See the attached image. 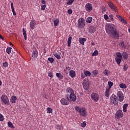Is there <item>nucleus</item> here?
<instances>
[{
	"mask_svg": "<svg viewBox=\"0 0 130 130\" xmlns=\"http://www.w3.org/2000/svg\"><path fill=\"white\" fill-rule=\"evenodd\" d=\"M81 125L82 127H85L86 126V125H87V124L86 123V122H83L81 123Z\"/></svg>",
	"mask_w": 130,
	"mask_h": 130,
	"instance_id": "47",
	"label": "nucleus"
},
{
	"mask_svg": "<svg viewBox=\"0 0 130 130\" xmlns=\"http://www.w3.org/2000/svg\"><path fill=\"white\" fill-rule=\"evenodd\" d=\"M67 93H70V94H73L74 93V89L71 87H68L66 89Z\"/></svg>",
	"mask_w": 130,
	"mask_h": 130,
	"instance_id": "18",
	"label": "nucleus"
},
{
	"mask_svg": "<svg viewBox=\"0 0 130 130\" xmlns=\"http://www.w3.org/2000/svg\"><path fill=\"white\" fill-rule=\"evenodd\" d=\"M56 76L59 79H62V75H61V74H60L59 73H56Z\"/></svg>",
	"mask_w": 130,
	"mask_h": 130,
	"instance_id": "35",
	"label": "nucleus"
},
{
	"mask_svg": "<svg viewBox=\"0 0 130 130\" xmlns=\"http://www.w3.org/2000/svg\"><path fill=\"white\" fill-rule=\"evenodd\" d=\"M47 110L48 113H52L53 110L51 108H49V107L47 108Z\"/></svg>",
	"mask_w": 130,
	"mask_h": 130,
	"instance_id": "39",
	"label": "nucleus"
},
{
	"mask_svg": "<svg viewBox=\"0 0 130 130\" xmlns=\"http://www.w3.org/2000/svg\"><path fill=\"white\" fill-rule=\"evenodd\" d=\"M8 126L11 128H15V126L13 125V123L11 121L8 122Z\"/></svg>",
	"mask_w": 130,
	"mask_h": 130,
	"instance_id": "32",
	"label": "nucleus"
},
{
	"mask_svg": "<svg viewBox=\"0 0 130 130\" xmlns=\"http://www.w3.org/2000/svg\"><path fill=\"white\" fill-rule=\"evenodd\" d=\"M75 110L79 112L81 115V116H87L88 113L87 112V110L85 108H80L79 107H76Z\"/></svg>",
	"mask_w": 130,
	"mask_h": 130,
	"instance_id": "1",
	"label": "nucleus"
},
{
	"mask_svg": "<svg viewBox=\"0 0 130 130\" xmlns=\"http://www.w3.org/2000/svg\"><path fill=\"white\" fill-rule=\"evenodd\" d=\"M70 101H72V102H75L76 100H77V95L75 93H71L69 96Z\"/></svg>",
	"mask_w": 130,
	"mask_h": 130,
	"instance_id": "13",
	"label": "nucleus"
},
{
	"mask_svg": "<svg viewBox=\"0 0 130 130\" xmlns=\"http://www.w3.org/2000/svg\"><path fill=\"white\" fill-rule=\"evenodd\" d=\"M3 67H4V68H8V64L7 62H3Z\"/></svg>",
	"mask_w": 130,
	"mask_h": 130,
	"instance_id": "48",
	"label": "nucleus"
},
{
	"mask_svg": "<svg viewBox=\"0 0 130 130\" xmlns=\"http://www.w3.org/2000/svg\"><path fill=\"white\" fill-rule=\"evenodd\" d=\"M115 59L117 64H120V63L121 62V58H115Z\"/></svg>",
	"mask_w": 130,
	"mask_h": 130,
	"instance_id": "27",
	"label": "nucleus"
},
{
	"mask_svg": "<svg viewBox=\"0 0 130 130\" xmlns=\"http://www.w3.org/2000/svg\"><path fill=\"white\" fill-rule=\"evenodd\" d=\"M12 48L11 47H7L6 49V52L8 53V54H10L12 52Z\"/></svg>",
	"mask_w": 130,
	"mask_h": 130,
	"instance_id": "28",
	"label": "nucleus"
},
{
	"mask_svg": "<svg viewBox=\"0 0 130 130\" xmlns=\"http://www.w3.org/2000/svg\"><path fill=\"white\" fill-rule=\"evenodd\" d=\"M69 75L71 78H75L76 77V72L74 70H71L69 72Z\"/></svg>",
	"mask_w": 130,
	"mask_h": 130,
	"instance_id": "16",
	"label": "nucleus"
},
{
	"mask_svg": "<svg viewBox=\"0 0 130 130\" xmlns=\"http://www.w3.org/2000/svg\"><path fill=\"white\" fill-rule=\"evenodd\" d=\"M128 68V66L127 64H124L123 66V71L125 72L127 71V69Z\"/></svg>",
	"mask_w": 130,
	"mask_h": 130,
	"instance_id": "40",
	"label": "nucleus"
},
{
	"mask_svg": "<svg viewBox=\"0 0 130 130\" xmlns=\"http://www.w3.org/2000/svg\"><path fill=\"white\" fill-rule=\"evenodd\" d=\"M12 13H13L14 16H16V15H17V14H16V12H15V9H12Z\"/></svg>",
	"mask_w": 130,
	"mask_h": 130,
	"instance_id": "58",
	"label": "nucleus"
},
{
	"mask_svg": "<svg viewBox=\"0 0 130 130\" xmlns=\"http://www.w3.org/2000/svg\"><path fill=\"white\" fill-rule=\"evenodd\" d=\"M104 18L105 20H108V19H109L108 15H107V14H105L104 15Z\"/></svg>",
	"mask_w": 130,
	"mask_h": 130,
	"instance_id": "52",
	"label": "nucleus"
},
{
	"mask_svg": "<svg viewBox=\"0 0 130 130\" xmlns=\"http://www.w3.org/2000/svg\"><path fill=\"white\" fill-rule=\"evenodd\" d=\"M99 52L98 50H95L94 51V52L92 53V56H97L99 54Z\"/></svg>",
	"mask_w": 130,
	"mask_h": 130,
	"instance_id": "36",
	"label": "nucleus"
},
{
	"mask_svg": "<svg viewBox=\"0 0 130 130\" xmlns=\"http://www.w3.org/2000/svg\"><path fill=\"white\" fill-rule=\"evenodd\" d=\"M43 97H44V98H46V95H45V94H43Z\"/></svg>",
	"mask_w": 130,
	"mask_h": 130,
	"instance_id": "64",
	"label": "nucleus"
},
{
	"mask_svg": "<svg viewBox=\"0 0 130 130\" xmlns=\"http://www.w3.org/2000/svg\"><path fill=\"white\" fill-rule=\"evenodd\" d=\"M117 96L120 102H122L123 101L124 99V97L123 96V93H122V91H117Z\"/></svg>",
	"mask_w": 130,
	"mask_h": 130,
	"instance_id": "10",
	"label": "nucleus"
},
{
	"mask_svg": "<svg viewBox=\"0 0 130 130\" xmlns=\"http://www.w3.org/2000/svg\"><path fill=\"white\" fill-rule=\"evenodd\" d=\"M92 74L93 76H96L98 74V71L97 70H93L92 72Z\"/></svg>",
	"mask_w": 130,
	"mask_h": 130,
	"instance_id": "41",
	"label": "nucleus"
},
{
	"mask_svg": "<svg viewBox=\"0 0 130 130\" xmlns=\"http://www.w3.org/2000/svg\"><path fill=\"white\" fill-rule=\"evenodd\" d=\"M48 60H49V61L51 62V63H52V62H53V61H54V59H53V58L52 57H49L48 58Z\"/></svg>",
	"mask_w": 130,
	"mask_h": 130,
	"instance_id": "45",
	"label": "nucleus"
},
{
	"mask_svg": "<svg viewBox=\"0 0 130 130\" xmlns=\"http://www.w3.org/2000/svg\"><path fill=\"white\" fill-rule=\"evenodd\" d=\"M68 46L71 47V44L72 43V37H69L68 39Z\"/></svg>",
	"mask_w": 130,
	"mask_h": 130,
	"instance_id": "21",
	"label": "nucleus"
},
{
	"mask_svg": "<svg viewBox=\"0 0 130 130\" xmlns=\"http://www.w3.org/2000/svg\"><path fill=\"white\" fill-rule=\"evenodd\" d=\"M41 8L42 11H44V10H45V8H46V5H42Z\"/></svg>",
	"mask_w": 130,
	"mask_h": 130,
	"instance_id": "53",
	"label": "nucleus"
},
{
	"mask_svg": "<svg viewBox=\"0 0 130 130\" xmlns=\"http://www.w3.org/2000/svg\"><path fill=\"white\" fill-rule=\"evenodd\" d=\"M33 55H34V58H37V57H38V51H37V50H36V49H34V53H33Z\"/></svg>",
	"mask_w": 130,
	"mask_h": 130,
	"instance_id": "19",
	"label": "nucleus"
},
{
	"mask_svg": "<svg viewBox=\"0 0 130 130\" xmlns=\"http://www.w3.org/2000/svg\"><path fill=\"white\" fill-rule=\"evenodd\" d=\"M41 3L42 4V5H46V2H45V0H42Z\"/></svg>",
	"mask_w": 130,
	"mask_h": 130,
	"instance_id": "59",
	"label": "nucleus"
},
{
	"mask_svg": "<svg viewBox=\"0 0 130 130\" xmlns=\"http://www.w3.org/2000/svg\"><path fill=\"white\" fill-rule=\"evenodd\" d=\"M109 36L114 37V38H119V31L116 28H115L113 31L111 32Z\"/></svg>",
	"mask_w": 130,
	"mask_h": 130,
	"instance_id": "5",
	"label": "nucleus"
},
{
	"mask_svg": "<svg viewBox=\"0 0 130 130\" xmlns=\"http://www.w3.org/2000/svg\"><path fill=\"white\" fill-rule=\"evenodd\" d=\"M104 75H105V76H109V72H108V70H105L104 71Z\"/></svg>",
	"mask_w": 130,
	"mask_h": 130,
	"instance_id": "43",
	"label": "nucleus"
},
{
	"mask_svg": "<svg viewBox=\"0 0 130 130\" xmlns=\"http://www.w3.org/2000/svg\"><path fill=\"white\" fill-rule=\"evenodd\" d=\"M68 14H69V15H72V14H73V11L71 9L68 10Z\"/></svg>",
	"mask_w": 130,
	"mask_h": 130,
	"instance_id": "50",
	"label": "nucleus"
},
{
	"mask_svg": "<svg viewBox=\"0 0 130 130\" xmlns=\"http://www.w3.org/2000/svg\"><path fill=\"white\" fill-rule=\"evenodd\" d=\"M79 42L82 45H84V43L86 42V39L84 38L79 39Z\"/></svg>",
	"mask_w": 130,
	"mask_h": 130,
	"instance_id": "24",
	"label": "nucleus"
},
{
	"mask_svg": "<svg viewBox=\"0 0 130 130\" xmlns=\"http://www.w3.org/2000/svg\"><path fill=\"white\" fill-rule=\"evenodd\" d=\"M91 99L94 102H98L99 101V94L95 92H93L91 94Z\"/></svg>",
	"mask_w": 130,
	"mask_h": 130,
	"instance_id": "8",
	"label": "nucleus"
},
{
	"mask_svg": "<svg viewBox=\"0 0 130 130\" xmlns=\"http://www.w3.org/2000/svg\"><path fill=\"white\" fill-rule=\"evenodd\" d=\"M30 27L31 29H33V20H31L30 23Z\"/></svg>",
	"mask_w": 130,
	"mask_h": 130,
	"instance_id": "54",
	"label": "nucleus"
},
{
	"mask_svg": "<svg viewBox=\"0 0 130 130\" xmlns=\"http://www.w3.org/2000/svg\"><path fill=\"white\" fill-rule=\"evenodd\" d=\"M109 87L108 89H111V87L113 86V82L111 81L108 82Z\"/></svg>",
	"mask_w": 130,
	"mask_h": 130,
	"instance_id": "33",
	"label": "nucleus"
},
{
	"mask_svg": "<svg viewBox=\"0 0 130 130\" xmlns=\"http://www.w3.org/2000/svg\"><path fill=\"white\" fill-rule=\"evenodd\" d=\"M60 104L61 105L68 106L70 104V99H69V96L67 98H63L60 101Z\"/></svg>",
	"mask_w": 130,
	"mask_h": 130,
	"instance_id": "7",
	"label": "nucleus"
},
{
	"mask_svg": "<svg viewBox=\"0 0 130 130\" xmlns=\"http://www.w3.org/2000/svg\"><path fill=\"white\" fill-rule=\"evenodd\" d=\"M86 21L83 18H80L78 20L77 27L79 29H83L85 26Z\"/></svg>",
	"mask_w": 130,
	"mask_h": 130,
	"instance_id": "2",
	"label": "nucleus"
},
{
	"mask_svg": "<svg viewBox=\"0 0 130 130\" xmlns=\"http://www.w3.org/2000/svg\"><path fill=\"white\" fill-rule=\"evenodd\" d=\"M96 31V28L93 26H90L89 28V32L90 34H93Z\"/></svg>",
	"mask_w": 130,
	"mask_h": 130,
	"instance_id": "17",
	"label": "nucleus"
},
{
	"mask_svg": "<svg viewBox=\"0 0 130 130\" xmlns=\"http://www.w3.org/2000/svg\"><path fill=\"white\" fill-rule=\"evenodd\" d=\"M116 55L118 58H122V54L119 52H117L116 53Z\"/></svg>",
	"mask_w": 130,
	"mask_h": 130,
	"instance_id": "26",
	"label": "nucleus"
},
{
	"mask_svg": "<svg viewBox=\"0 0 130 130\" xmlns=\"http://www.w3.org/2000/svg\"><path fill=\"white\" fill-rule=\"evenodd\" d=\"M115 118L117 119H120L123 117V112L121 110H118L115 114Z\"/></svg>",
	"mask_w": 130,
	"mask_h": 130,
	"instance_id": "6",
	"label": "nucleus"
},
{
	"mask_svg": "<svg viewBox=\"0 0 130 130\" xmlns=\"http://www.w3.org/2000/svg\"><path fill=\"white\" fill-rule=\"evenodd\" d=\"M108 6L112 11L114 12H118V9H117V7L114 5L111 1H109L108 2Z\"/></svg>",
	"mask_w": 130,
	"mask_h": 130,
	"instance_id": "9",
	"label": "nucleus"
},
{
	"mask_svg": "<svg viewBox=\"0 0 130 130\" xmlns=\"http://www.w3.org/2000/svg\"><path fill=\"white\" fill-rule=\"evenodd\" d=\"M122 56H123L124 59H127L128 58V54L126 52H123Z\"/></svg>",
	"mask_w": 130,
	"mask_h": 130,
	"instance_id": "15",
	"label": "nucleus"
},
{
	"mask_svg": "<svg viewBox=\"0 0 130 130\" xmlns=\"http://www.w3.org/2000/svg\"><path fill=\"white\" fill-rule=\"evenodd\" d=\"M14 51H12V54H14V53H18V52H17V50L16 49H14Z\"/></svg>",
	"mask_w": 130,
	"mask_h": 130,
	"instance_id": "61",
	"label": "nucleus"
},
{
	"mask_svg": "<svg viewBox=\"0 0 130 130\" xmlns=\"http://www.w3.org/2000/svg\"><path fill=\"white\" fill-rule=\"evenodd\" d=\"M121 22H122V23H123V24H127V21H126V20L125 19H124V18L122 19V20L121 21Z\"/></svg>",
	"mask_w": 130,
	"mask_h": 130,
	"instance_id": "49",
	"label": "nucleus"
},
{
	"mask_svg": "<svg viewBox=\"0 0 130 130\" xmlns=\"http://www.w3.org/2000/svg\"><path fill=\"white\" fill-rule=\"evenodd\" d=\"M128 106V104H125L123 106V112H126V111H127V109L126 108H127Z\"/></svg>",
	"mask_w": 130,
	"mask_h": 130,
	"instance_id": "22",
	"label": "nucleus"
},
{
	"mask_svg": "<svg viewBox=\"0 0 130 130\" xmlns=\"http://www.w3.org/2000/svg\"><path fill=\"white\" fill-rule=\"evenodd\" d=\"M5 118H4V116L2 114L0 113V121H4Z\"/></svg>",
	"mask_w": 130,
	"mask_h": 130,
	"instance_id": "46",
	"label": "nucleus"
},
{
	"mask_svg": "<svg viewBox=\"0 0 130 130\" xmlns=\"http://www.w3.org/2000/svg\"><path fill=\"white\" fill-rule=\"evenodd\" d=\"M54 56H55V57L57 58V59H60V55L57 54V53H55L54 54Z\"/></svg>",
	"mask_w": 130,
	"mask_h": 130,
	"instance_id": "37",
	"label": "nucleus"
},
{
	"mask_svg": "<svg viewBox=\"0 0 130 130\" xmlns=\"http://www.w3.org/2000/svg\"><path fill=\"white\" fill-rule=\"evenodd\" d=\"M102 12L103 13H104V12H106V8H105V7H103L102 10Z\"/></svg>",
	"mask_w": 130,
	"mask_h": 130,
	"instance_id": "56",
	"label": "nucleus"
},
{
	"mask_svg": "<svg viewBox=\"0 0 130 130\" xmlns=\"http://www.w3.org/2000/svg\"><path fill=\"white\" fill-rule=\"evenodd\" d=\"M48 77H50V78H52L53 76L52 75V72H49L48 74Z\"/></svg>",
	"mask_w": 130,
	"mask_h": 130,
	"instance_id": "55",
	"label": "nucleus"
},
{
	"mask_svg": "<svg viewBox=\"0 0 130 130\" xmlns=\"http://www.w3.org/2000/svg\"><path fill=\"white\" fill-rule=\"evenodd\" d=\"M22 31L23 32V35L24 37V40H27V34H26V30H25L24 28H23Z\"/></svg>",
	"mask_w": 130,
	"mask_h": 130,
	"instance_id": "29",
	"label": "nucleus"
},
{
	"mask_svg": "<svg viewBox=\"0 0 130 130\" xmlns=\"http://www.w3.org/2000/svg\"><path fill=\"white\" fill-rule=\"evenodd\" d=\"M85 10L86 12H91L93 10V6L92 4L87 3L85 5Z\"/></svg>",
	"mask_w": 130,
	"mask_h": 130,
	"instance_id": "12",
	"label": "nucleus"
},
{
	"mask_svg": "<svg viewBox=\"0 0 130 130\" xmlns=\"http://www.w3.org/2000/svg\"><path fill=\"white\" fill-rule=\"evenodd\" d=\"M11 9H14V3H11Z\"/></svg>",
	"mask_w": 130,
	"mask_h": 130,
	"instance_id": "62",
	"label": "nucleus"
},
{
	"mask_svg": "<svg viewBox=\"0 0 130 130\" xmlns=\"http://www.w3.org/2000/svg\"><path fill=\"white\" fill-rule=\"evenodd\" d=\"M16 100H17V97H16V96H15V95H13L11 97L10 102L11 103H15Z\"/></svg>",
	"mask_w": 130,
	"mask_h": 130,
	"instance_id": "20",
	"label": "nucleus"
},
{
	"mask_svg": "<svg viewBox=\"0 0 130 130\" xmlns=\"http://www.w3.org/2000/svg\"><path fill=\"white\" fill-rule=\"evenodd\" d=\"M104 95L105 96H106V97L109 98V96H110V89L109 88L106 89V91H105Z\"/></svg>",
	"mask_w": 130,
	"mask_h": 130,
	"instance_id": "14",
	"label": "nucleus"
},
{
	"mask_svg": "<svg viewBox=\"0 0 130 130\" xmlns=\"http://www.w3.org/2000/svg\"><path fill=\"white\" fill-rule=\"evenodd\" d=\"M83 86L85 90H88L89 89V84L83 82Z\"/></svg>",
	"mask_w": 130,
	"mask_h": 130,
	"instance_id": "23",
	"label": "nucleus"
},
{
	"mask_svg": "<svg viewBox=\"0 0 130 130\" xmlns=\"http://www.w3.org/2000/svg\"><path fill=\"white\" fill-rule=\"evenodd\" d=\"M121 46H122V48H125L126 47V45L124 44V42H121Z\"/></svg>",
	"mask_w": 130,
	"mask_h": 130,
	"instance_id": "44",
	"label": "nucleus"
},
{
	"mask_svg": "<svg viewBox=\"0 0 130 130\" xmlns=\"http://www.w3.org/2000/svg\"><path fill=\"white\" fill-rule=\"evenodd\" d=\"M87 23H88V24H90L92 22V17H89L87 18V19L86 20Z\"/></svg>",
	"mask_w": 130,
	"mask_h": 130,
	"instance_id": "38",
	"label": "nucleus"
},
{
	"mask_svg": "<svg viewBox=\"0 0 130 130\" xmlns=\"http://www.w3.org/2000/svg\"><path fill=\"white\" fill-rule=\"evenodd\" d=\"M115 29L114 25L113 24L109 23L106 25V31L108 35H110Z\"/></svg>",
	"mask_w": 130,
	"mask_h": 130,
	"instance_id": "3",
	"label": "nucleus"
},
{
	"mask_svg": "<svg viewBox=\"0 0 130 130\" xmlns=\"http://www.w3.org/2000/svg\"><path fill=\"white\" fill-rule=\"evenodd\" d=\"M84 75H85V76H86V77L90 76H91V72H90V71H85Z\"/></svg>",
	"mask_w": 130,
	"mask_h": 130,
	"instance_id": "30",
	"label": "nucleus"
},
{
	"mask_svg": "<svg viewBox=\"0 0 130 130\" xmlns=\"http://www.w3.org/2000/svg\"><path fill=\"white\" fill-rule=\"evenodd\" d=\"M1 100L3 101L4 104L9 105V98L7 96V95H2V96H1Z\"/></svg>",
	"mask_w": 130,
	"mask_h": 130,
	"instance_id": "11",
	"label": "nucleus"
},
{
	"mask_svg": "<svg viewBox=\"0 0 130 130\" xmlns=\"http://www.w3.org/2000/svg\"><path fill=\"white\" fill-rule=\"evenodd\" d=\"M74 2H75V0H69V2H67V5H68V6H70L72 5L73 3H74Z\"/></svg>",
	"mask_w": 130,
	"mask_h": 130,
	"instance_id": "42",
	"label": "nucleus"
},
{
	"mask_svg": "<svg viewBox=\"0 0 130 130\" xmlns=\"http://www.w3.org/2000/svg\"><path fill=\"white\" fill-rule=\"evenodd\" d=\"M0 39H2V40H4L5 38H4V37H3V36L0 34Z\"/></svg>",
	"mask_w": 130,
	"mask_h": 130,
	"instance_id": "63",
	"label": "nucleus"
},
{
	"mask_svg": "<svg viewBox=\"0 0 130 130\" xmlns=\"http://www.w3.org/2000/svg\"><path fill=\"white\" fill-rule=\"evenodd\" d=\"M120 88H121V89H126V85L124 83H121L119 85Z\"/></svg>",
	"mask_w": 130,
	"mask_h": 130,
	"instance_id": "31",
	"label": "nucleus"
},
{
	"mask_svg": "<svg viewBox=\"0 0 130 130\" xmlns=\"http://www.w3.org/2000/svg\"><path fill=\"white\" fill-rule=\"evenodd\" d=\"M117 18H118V19H119V20H120L121 21L123 19L122 18V17L120 16V15H116Z\"/></svg>",
	"mask_w": 130,
	"mask_h": 130,
	"instance_id": "51",
	"label": "nucleus"
},
{
	"mask_svg": "<svg viewBox=\"0 0 130 130\" xmlns=\"http://www.w3.org/2000/svg\"><path fill=\"white\" fill-rule=\"evenodd\" d=\"M111 102L114 104V105H118V99L115 94H112L110 97Z\"/></svg>",
	"mask_w": 130,
	"mask_h": 130,
	"instance_id": "4",
	"label": "nucleus"
},
{
	"mask_svg": "<svg viewBox=\"0 0 130 130\" xmlns=\"http://www.w3.org/2000/svg\"><path fill=\"white\" fill-rule=\"evenodd\" d=\"M56 129H58V130H62V126L59 125V124H58L56 126Z\"/></svg>",
	"mask_w": 130,
	"mask_h": 130,
	"instance_id": "34",
	"label": "nucleus"
},
{
	"mask_svg": "<svg viewBox=\"0 0 130 130\" xmlns=\"http://www.w3.org/2000/svg\"><path fill=\"white\" fill-rule=\"evenodd\" d=\"M58 24H59V19H56L54 20V26H55V27L58 26Z\"/></svg>",
	"mask_w": 130,
	"mask_h": 130,
	"instance_id": "25",
	"label": "nucleus"
},
{
	"mask_svg": "<svg viewBox=\"0 0 130 130\" xmlns=\"http://www.w3.org/2000/svg\"><path fill=\"white\" fill-rule=\"evenodd\" d=\"M110 19V20H111V21H113V15L112 14H111L109 16Z\"/></svg>",
	"mask_w": 130,
	"mask_h": 130,
	"instance_id": "57",
	"label": "nucleus"
},
{
	"mask_svg": "<svg viewBox=\"0 0 130 130\" xmlns=\"http://www.w3.org/2000/svg\"><path fill=\"white\" fill-rule=\"evenodd\" d=\"M81 78H82V79H84V78H86V75H85V74L83 75V73H82Z\"/></svg>",
	"mask_w": 130,
	"mask_h": 130,
	"instance_id": "60",
	"label": "nucleus"
}]
</instances>
